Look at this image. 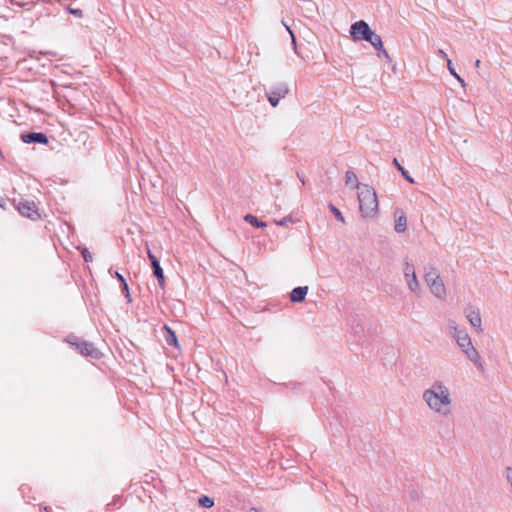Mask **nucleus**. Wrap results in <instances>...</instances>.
Masks as SVG:
<instances>
[{
    "label": "nucleus",
    "instance_id": "obj_15",
    "mask_svg": "<svg viewBox=\"0 0 512 512\" xmlns=\"http://www.w3.org/2000/svg\"><path fill=\"white\" fill-rule=\"evenodd\" d=\"M345 184L350 188H355L358 191V187L364 185L359 183L356 174L353 171H347L345 174Z\"/></svg>",
    "mask_w": 512,
    "mask_h": 512
},
{
    "label": "nucleus",
    "instance_id": "obj_18",
    "mask_svg": "<svg viewBox=\"0 0 512 512\" xmlns=\"http://www.w3.org/2000/svg\"><path fill=\"white\" fill-rule=\"evenodd\" d=\"M393 164L408 182L414 183V179L409 175V173L404 169V167L398 162L396 158L393 159Z\"/></svg>",
    "mask_w": 512,
    "mask_h": 512
},
{
    "label": "nucleus",
    "instance_id": "obj_17",
    "mask_svg": "<svg viewBox=\"0 0 512 512\" xmlns=\"http://www.w3.org/2000/svg\"><path fill=\"white\" fill-rule=\"evenodd\" d=\"M244 220L257 228H264L267 226L266 222L258 220L254 215L247 214L244 216Z\"/></svg>",
    "mask_w": 512,
    "mask_h": 512
},
{
    "label": "nucleus",
    "instance_id": "obj_1",
    "mask_svg": "<svg viewBox=\"0 0 512 512\" xmlns=\"http://www.w3.org/2000/svg\"><path fill=\"white\" fill-rule=\"evenodd\" d=\"M421 399L435 416L449 418L454 413V398L450 387L442 380H434L422 391Z\"/></svg>",
    "mask_w": 512,
    "mask_h": 512
},
{
    "label": "nucleus",
    "instance_id": "obj_5",
    "mask_svg": "<svg viewBox=\"0 0 512 512\" xmlns=\"http://www.w3.org/2000/svg\"><path fill=\"white\" fill-rule=\"evenodd\" d=\"M403 276L410 292L419 295L421 293V286L416 275L415 267L412 263L406 261L403 264Z\"/></svg>",
    "mask_w": 512,
    "mask_h": 512
},
{
    "label": "nucleus",
    "instance_id": "obj_6",
    "mask_svg": "<svg viewBox=\"0 0 512 512\" xmlns=\"http://www.w3.org/2000/svg\"><path fill=\"white\" fill-rule=\"evenodd\" d=\"M289 92L288 85L284 82H280L275 86L271 87V89L266 93L267 99L269 103L276 107L280 100L283 99Z\"/></svg>",
    "mask_w": 512,
    "mask_h": 512
},
{
    "label": "nucleus",
    "instance_id": "obj_10",
    "mask_svg": "<svg viewBox=\"0 0 512 512\" xmlns=\"http://www.w3.org/2000/svg\"><path fill=\"white\" fill-rule=\"evenodd\" d=\"M18 211L20 214L30 219H35L38 216L35 203L33 201L19 202Z\"/></svg>",
    "mask_w": 512,
    "mask_h": 512
},
{
    "label": "nucleus",
    "instance_id": "obj_29",
    "mask_svg": "<svg viewBox=\"0 0 512 512\" xmlns=\"http://www.w3.org/2000/svg\"><path fill=\"white\" fill-rule=\"evenodd\" d=\"M447 68L451 75H456L457 72L455 71V69L452 65V61L449 58H447Z\"/></svg>",
    "mask_w": 512,
    "mask_h": 512
},
{
    "label": "nucleus",
    "instance_id": "obj_16",
    "mask_svg": "<svg viewBox=\"0 0 512 512\" xmlns=\"http://www.w3.org/2000/svg\"><path fill=\"white\" fill-rule=\"evenodd\" d=\"M365 41L369 42L374 49L381 48V44H383L381 37L373 30Z\"/></svg>",
    "mask_w": 512,
    "mask_h": 512
},
{
    "label": "nucleus",
    "instance_id": "obj_7",
    "mask_svg": "<svg viewBox=\"0 0 512 512\" xmlns=\"http://www.w3.org/2000/svg\"><path fill=\"white\" fill-rule=\"evenodd\" d=\"M371 32L372 29L368 23L363 20L356 21L350 27V34L354 41L365 40Z\"/></svg>",
    "mask_w": 512,
    "mask_h": 512
},
{
    "label": "nucleus",
    "instance_id": "obj_30",
    "mask_svg": "<svg viewBox=\"0 0 512 512\" xmlns=\"http://www.w3.org/2000/svg\"><path fill=\"white\" fill-rule=\"evenodd\" d=\"M115 277L121 282V284L126 282V280L123 277V275H121L119 272H115Z\"/></svg>",
    "mask_w": 512,
    "mask_h": 512
},
{
    "label": "nucleus",
    "instance_id": "obj_35",
    "mask_svg": "<svg viewBox=\"0 0 512 512\" xmlns=\"http://www.w3.org/2000/svg\"><path fill=\"white\" fill-rule=\"evenodd\" d=\"M480 64H481L480 60H476V62H475V66H476L477 68H479V67H480Z\"/></svg>",
    "mask_w": 512,
    "mask_h": 512
},
{
    "label": "nucleus",
    "instance_id": "obj_28",
    "mask_svg": "<svg viewBox=\"0 0 512 512\" xmlns=\"http://www.w3.org/2000/svg\"><path fill=\"white\" fill-rule=\"evenodd\" d=\"M122 289L125 294V297L128 299V301H131L130 293H129V287L127 282L122 283Z\"/></svg>",
    "mask_w": 512,
    "mask_h": 512
},
{
    "label": "nucleus",
    "instance_id": "obj_26",
    "mask_svg": "<svg viewBox=\"0 0 512 512\" xmlns=\"http://www.w3.org/2000/svg\"><path fill=\"white\" fill-rule=\"evenodd\" d=\"M81 253H82V256H83V258H84V260H85L86 262H90V261H92L93 257H92V255H91V253H90L86 248H83V249L81 250Z\"/></svg>",
    "mask_w": 512,
    "mask_h": 512
},
{
    "label": "nucleus",
    "instance_id": "obj_33",
    "mask_svg": "<svg viewBox=\"0 0 512 512\" xmlns=\"http://www.w3.org/2000/svg\"><path fill=\"white\" fill-rule=\"evenodd\" d=\"M306 4L308 6L306 8L308 10V12H311L313 10V8L315 7L314 3H312L311 1H308Z\"/></svg>",
    "mask_w": 512,
    "mask_h": 512
},
{
    "label": "nucleus",
    "instance_id": "obj_31",
    "mask_svg": "<svg viewBox=\"0 0 512 512\" xmlns=\"http://www.w3.org/2000/svg\"><path fill=\"white\" fill-rule=\"evenodd\" d=\"M453 76L461 83L462 86H465V81L459 74L456 73V75Z\"/></svg>",
    "mask_w": 512,
    "mask_h": 512
},
{
    "label": "nucleus",
    "instance_id": "obj_27",
    "mask_svg": "<svg viewBox=\"0 0 512 512\" xmlns=\"http://www.w3.org/2000/svg\"><path fill=\"white\" fill-rule=\"evenodd\" d=\"M68 11H69L71 14L75 15L76 17H78V18H81V17L83 16V12H82V10H80V9H75V8H71V7H69V8H68Z\"/></svg>",
    "mask_w": 512,
    "mask_h": 512
},
{
    "label": "nucleus",
    "instance_id": "obj_23",
    "mask_svg": "<svg viewBox=\"0 0 512 512\" xmlns=\"http://www.w3.org/2000/svg\"><path fill=\"white\" fill-rule=\"evenodd\" d=\"M274 222L277 226L283 227L288 225L289 223H296V220L291 215H287L283 219L275 220Z\"/></svg>",
    "mask_w": 512,
    "mask_h": 512
},
{
    "label": "nucleus",
    "instance_id": "obj_12",
    "mask_svg": "<svg viewBox=\"0 0 512 512\" xmlns=\"http://www.w3.org/2000/svg\"><path fill=\"white\" fill-rule=\"evenodd\" d=\"M21 139L24 143L37 142V143H41V144H47V142H48L46 135L43 133L22 134Z\"/></svg>",
    "mask_w": 512,
    "mask_h": 512
},
{
    "label": "nucleus",
    "instance_id": "obj_13",
    "mask_svg": "<svg viewBox=\"0 0 512 512\" xmlns=\"http://www.w3.org/2000/svg\"><path fill=\"white\" fill-rule=\"evenodd\" d=\"M396 220L394 229L397 233H403L407 229V218L403 211H397L395 213Z\"/></svg>",
    "mask_w": 512,
    "mask_h": 512
},
{
    "label": "nucleus",
    "instance_id": "obj_19",
    "mask_svg": "<svg viewBox=\"0 0 512 512\" xmlns=\"http://www.w3.org/2000/svg\"><path fill=\"white\" fill-rule=\"evenodd\" d=\"M450 334L453 338H457L460 333L466 332L463 328L459 327L456 322L452 321L449 323Z\"/></svg>",
    "mask_w": 512,
    "mask_h": 512
},
{
    "label": "nucleus",
    "instance_id": "obj_4",
    "mask_svg": "<svg viewBox=\"0 0 512 512\" xmlns=\"http://www.w3.org/2000/svg\"><path fill=\"white\" fill-rule=\"evenodd\" d=\"M465 356L476 366H480L481 357L477 349L474 347L471 337L467 332L460 333L457 338H453Z\"/></svg>",
    "mask_w": 512,
    "mask_h": 512
},
{
    "label": "nucleus",
    "instance_id": "obj_36",
    "mask_svg": "<svg viewBox=\"0 0 512 512\" xmlns=\"http://www.w3.org/2000/svg\"><path fill=\"white\" fill-rule=\"evenodd\" d=\"M250 512H257V510L255 508H252Z\"/></svg>",
    "mask_w": 512,
    "mask_h": 512
},
{
    "label": "nucleus",
    "instance_id": "obj_22",
    "mask_svg": "<svg viewBox=\"0 0 512 512\" xmlns=\"http://www.w3.org/2000/svg\"><path fill=\"white\" fill-rule=\"evenodd\" d=\"M199 505L205 508H211L214 505V500L208 496H202L198 500Z\"/></svg>",
    "mask_w": 512,
    "mask_h": 512
},
{
    "label": "nucleus",
    "instance_id": "obj_32",
    "mask_svg": "<svg viewBox=\"0 0 512 512\" xmlns=\"http://www.w3.org/2000/svg\"><path fill=\"white\" fill-rule=\"evenodd\" d=\"M453 76L461 83L462 86H465V81L459 74L456 73V75Z\"/></svg>",
    "mask_w": 512,
    "mask_h": 512
},
{
    "label": "nucleus",
    "instance_id": "obj_11",
    "mask_svg": "<svg viewBox=\"0 0 512 512\" xmlns=\"http://www.w3.org/2000/svg\"><path fill=\"white\" fill-rule=\"evenodd\" d=\"M308 290H309L308 286H299V287L294 288L290 292V295H289L290 301L293 303L303 302L306 298Z\"/></svg>",
    "mask_w": 512,
    "mask_h": 512
},
{
    "label": "nucleus",
    "instance_id": "obj_20",
    "mask_svg": "<svg viewBox=\"0 0 512 512\" xmlns=\"http://www.w3.org/2000/svg\"><path fill=\"white\" fill-rule=\"evenodd\" d=\"M165 329L167 330V333L168 335L166 336V342L169 344V345H177V337L175 335V333L170 329L168 328L167 326H165Z\"/></svg>",
    "mask_w": 512,
    "mask_h": 512
},
{
    "label": "nucleus",
    "instance_id": "obj_34",
    "mask_svg": "<svg viewBox=\"0 0 512 512\" xmlns=\"http://www.w3.org/2000/svg\"><path fill=\"white\" fill-rule=\"evenodd\" d=\"M438 54H439L442 58H444V59L447 61L448 56H447V54L444 52V50L440 49V50L438 51Z\"/></svg>",
    "mask_w": 512,
    "mask_h": 512
},
{
    "label": "nucleus",
    "instance_id": "obj_9",
    "mask_svg": "<svg viewBox=\"0 0 512 512\" xmlns=\"http://www.w3.org/2000/svg\"><path fill=\"white\" fill-rule=\"evenodd\" d=\"M147 254H148L149 260L151 261V265L153 267L154 276L157 278L160 286L164 287L165 277H164V273H163V270L160 266L158 259L149 249L147 250Z\"/></svg>",
    "mask_w": 512,
    "mask_h": 512
},
{
    "label": "nucleus",
    "instance_id": "obj_8",
    "mask_svg": "<svg viewBox=\"0 0 512 512\" xmlns=\"http://www.w3.org/2000/svg\"><path fill=\"white\" fill-rule=\"evenodd\" d=\"M464 314L468 322L476 328L478 331H482V319L479 309L473 306H467L464 310Z\"/></svg>",
    "mask_w": 512,
    "mask_h": 512
},
{
    "label": "nucleus",
    "instance_id": "obj_24",
    "mask_svg": "<svg viewBox=\"0 0 512 512\" xmlns=\"http://www.w3.org/2000/svg\"><path fill=\"white\" fill-rule=\"evenodd\" d=\"M375 50L378 52L377 56L379 58H384V59L389 60V61L391 60L390 56H389L387 50L384 48L383 44H381V48H376Z\"/></svg>",
    "mask_w": 512,
    "mask_h": 512
},
{
    "label": "nucleus",
    "instance_id": "obj_14",
    "mask_svg": "<svg viewBox=\"0 0 512 512\" xmlns=\"http://www.w3.org/2000/svg\"><path fill=\"white\" fill-rule=\"evenodd\" d=\"M77 349H79L80 353L85 356L97 358L99 355L98 350L93 346V344L88 342H82L78 344Z\"/></svg>",
    "mask_w": 512,
    "mask_h": 512
},
{
    "label": "nucleus",
    "instance_id": "obj_2",
    "mask_svg": "<svg viewBox=\"0 0 512 512\" xmlns=\"http://www.w3.org/2000/svg\"><path fill=\"white\" fill-rule=\"evenodd\" d=\"M357 197L362 218H376L379 212V204L375 189L368 184L359 186Z\"/></svg>",
    "mask_w": 512,
    "mask_h": 512
},
{
    "label": "nucleus",
    "instance_id": "obj_25",
    "mask_svg": "<svg viewBox=\"0 0 512 512\" xmlns=\"http://www.w3.org/2000/svg\"><path fill=\"white\" fill-rule=\"evenodd\" d=\"M282 24L284 25V27L286 28V30L289 32L290 36H291V39H292V44L294 46V49L296 50V38H295V35L293 33V31L290 29V27L285 23L284 20H282Z\"/></svg>",
    "mask_w": 512,
    "mask_h": 512
},
{
    "label": "nucleus",
    "instance_id": "obj_21",
    "mask_svg": "<svg viewBox=\"0 0 512 512\" xmlns=\"http://www.w3.org/2000/svg\"><path fill=\"white\" fill-rule=\"evenodd\" d=\"M329 209L339 222L345 223V218H344L343 214L341 213V211L337 207H335L333 204H330Z\"/></svg>",
    "mask_w": 512,
    "mask_h": 512
},
{
    "label": "nucleus",
    "instance_id": "obj_3",
    "mask_svg": "<svg viewBox=\"0 0 512 512\" xmlns=\"http://www.w3.org/2000/svg\"><path fill=\"white\" fill-rule=\"evenodd\" d=\"M423 278L431 295L439 301H445L448 292L438 269L435 267L426 268Z\"/></svg>",
    "mask_w": 512,
    "mask_h": 512
}]
</instances>
